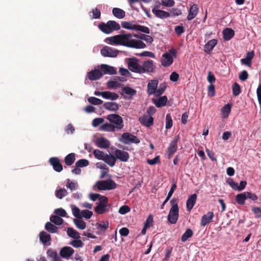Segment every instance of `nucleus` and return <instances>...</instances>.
I'll use <instances>...</instances> for the list:
<instances>
[{
  "label": "nucleus",
  "mask_w": 261,
  "mask_h": 261,
  "mask_svg": "<svg viewBox=\"0 0 261 261\" xmlns=\"http://www.w3.org/2000/svg\"><path fill=\"white\" fill-rule=\"evenodd\" d=\"M54 213L56 215L63 217H65L66 215V211L62 208L56 209Z\"/></svg>",
  "instance_id": "338daca9"
},
{
  "label": "nucleus",
  "mask_w": 261,
  "mask_h": 261,
  "mask_svg": "<svg viewBox=\"0 0 261 261\" xmlns=\"http://www.w3.org/2000/svg\"><path fill=\"white\" fill-rule=\"evenodd\" d=\"M158 83V80H152L148 82L147 92L149 95L155 94Z\"/></svg>",
  "instance_id": "f8f14e48"
},
{
  "label": "nucleus",
  "mask_w": 261,
  "mask_h": 261,
  "mask_svg": "<svg viewBox=\"0 0 261 261\" xmlns=\"http://www.w3.org/2000/svg\"><path fill=\"white\" fill-rule=\"evenodd\" d=\"M100 69L105 74H115L116 73L115 68L108 65H101Z\"/></svg>",
  "instance_id": "5701e85b"
},
{
  "label": "nucleus",
  "mask_w": 261,
  "mask_h": 261,
  "mask_svg": "<svg viewBox=\"0 0 261 261\" xmlns=\"http://www.w3.org/2000/svg\"><path fill=\"white\" fill-rule=\"evenodd\" d=\"M88 101L94 105H99L102 103L103 101L95 97H90L88 98Z\"/></svg>",
  "instance_id": "de8ad7c7"
},
{
  "label": "nucleus",
  "mask_w": 261,
  "mask_h": 261,
  "mask_svg": "<svg viewBox=\"0 0 261 261\" xmlns=\"http://www.w3.org/2000/svg\"><path fill=\"white\" fill-rule=\"evenodd\" d=\"M103 107L105 109L111 111H116L119 108L118 104L114 102H106L103 104Z\"/></svg>",
  "instance_id": "a878e982"
},
{
  "label": "nucleus",
  "mask_w": 261,
  "mask_h": 261,
  "mask_svg": "<svg viewBox=\"0 0 261 261\" xmlns=\"http://www.w3.org/2000/svg\"><path fill=\"white\" fill-rule=\"evenodd\" d=\"M39 239L40 241L44 244L51 241L50 235L44 231H42L39 234Z\"/></svg>",
  "instance_id": "c85d7f7f"
},
{
  "label": "nucleus",
  "mask_w": 261,
  "mask_h": 261,
  "mask_svg": "<svg viewBox=\"0 0 261 261\" xmlns=\"http://www.w3.org/2000/svg\"><path fill=\"white\" fill-rule=\"evenodd\" d=\"M106 164L109 165L110 167H113L116 163V159L115 155H109L106 154L105 157L102 160Z\"/></svg>",
  "instance_id": "b1692460"
},
{
  "label": "nucleus",
  "mask_w": 261,
  "mask_h": 261,
  "mask_svg": "<svg viewBox=\"0 0 261 261\" xmlns=\"http://www.w3.org/2000/svg\"><path fill=\"white\" fill-rule=\"evenodd\" d=\"M89 165V161L86 159H81L78 160L75 163L76 167L83 168Z\"/></svg>",
  "instance_id": "3c124183"
},
{
  "label": "nucleus",
  "mask_w": 261,
  "mask_h": 261,
  "mask_svg": "<svg viewBox=\"0 0 261 261\" xmlns=\"http://www.w3.org/2000/svg\"><path fill=\"white\" fill-rule=\"evenodd\" d=\"M223 39L225 40L228 41L234 35V31L230 28H226L223 30Z\"/></svg>",
  "instance_id": "bb28decb"
},
{
  "label": "nucleus",
  "mask_w": 261,
  "mask_h": 261,
  "mask_svg": "<svg viewBox=\"0 0 261 261\" xmlns=\"http://www.w3.org/2000/svg\"><path fill=\"white\" fill-rule=\"evenodd\" d=\"M118 97L119 95L116 93L110 91H104L103 98L114 100L118 99Z\"/></svg>",
  "instance_id": "72a5a7b5"
},
{
  "label": "nucleus",
  "mask_w": 261,
  "mask_h": 261,
  "mask_svg": "<svg viewBox=\"0 0 261 261\" xmlns=\"http://www.w3.org/2000/svg\"><path fill=\"white\" fill-rule=\"evenodd\" d=\"M217 44V40L216 39H214L208 41L204 45V51L206 53L210 54Z\"/></svg>",
  "instance_id": "393cba45"
},
{
  "label": "nucleus",
  "mask_w": 261,
  "mask_h": 261,
  "mask_svg": "<svg viewBox=\"0 0 261 261\" xmlns=\"http://www.w3.org/2000/svg\"><path fill=\"white\" fill-rule=\"evenodd\" d=\"M67 192L64 188H60L56 191V196L59 199H62L63 197L66 196Z\"/></svg>",
  "instance_id": "c03bdc74"
},
{
  "label": "nucleus",
  "mask_w": 261,
  "mask_h": 261,
  "mask_svg": "<svg viewBox=\"0 0 261 261\" xmlns=\"http://www.w3.org/2000/svg\"><path fill=\"white\" fill-rule=\"evenodd\" d=\"M166 86H167L165 83H164L163 85H160L159 88H158V89L156 88V92H155L154 95L155 96H159L161 95H162L163 93V92H164L165 89L166 88Z\"/></svg>",
  "instance_id": "13d9d810"
},
{
  "label": "nucleus",
  "mask_w": 261,
  "mask_h": 261,
  "mask_svg": "<svg viewBox=\"0 0 261 261\" xmlns=\"http://www.w3.org/2000/svg\"><path fill=\"white\" fill-rule=\"evenodd\" d=\"M66 187L70 190H76L78 188V184L77 182H73L71 181L70 179H67Z\"/></svg>",
  "instance_id": "49530a36"
},
{
  "label": "nucleus",
  "mask_w": 261,
  "mask_h": 261,
  "mask_svg": "<svg viewBox=\"0 0 261 261\" xmlns=\"http://www.w3.org/2000/svg\"><path fill=\"white\" fill-rule=\"evenodd\" d=\"M107 86L109 88H115L119 87L121 84L116 80H111L107 82Z\"/></svg>",
  "instance_id": "6e6d98bb"
},
{
  "label": "nucleus",
  "mask_w": 261,
  "mask_h": 261,
  "mask_svg": "<svg viewBox=\"0 0 261 261\" xmlns=\"http://www.w3.org/2000/svg\"><path fill=\"white\" fill-rule=\"evenodd\" d=\"M47 255L49 257L53 259L52 261H60V257L57 254V252L52 249H49L47 252Z\"/></svg>",
  "instance_id": "4c0bfd02"
},
{
  "label": "nucleus",
  "mask_w": 261,
  "mask_h": 261,
  "mask_svg": "<svg viewBox=\"0 0 261 261\" xmlns=\"http://www.w3.org/2000/svg\"><path fill=\"white\" fill-rule=\"evenodd\" d=\"M121 25L122 28L124 29L130 30H135V26L136 24H134L132 22L128 21H122L121 22Z\"/></svg>",
  "instance_id": "09e8293b"
},
{
  "label": "nucleus",
  "mask_w": 261,
  "mask_h": 261,
  "mask_svg": "<svg viewBox=\"0 0 261 261\" xmlns=\"http://www.w3.org/2000/svg\"><path fill=\"white\" fill-rule=\"evenodd\" d=\"M72 212L73 215L77 218V219H81V211L80 208L75 206L72 207Z\"/></svg>",
  "instance_id": "4d7b16f0"
},
{
  "label": "nucleus",
  "mask_w": 261,
  "mask_h": 261,
  "mask_svg": "<svg viewBox=\"0 0 261 261\" xmlns=\"http://www.w3.org/2000/svg\"><path fill=\"white\" fill-rule=\"evenodd\" d=\"M156 66L153 61L151 60H147L144 61L141 64V74L147 73H153L155 71Z\"/></svg>",
  "instance_id": "39448f33"
},
{
  "label": "nucleus",
  "mask_w": 261,
  "mask_h": 261,
  "mask_svg": "<svg viewBox=\"0 0 261 261\" xmlns=\"http://www.w3.org/2000/svg\"><path fill=\"white\" fill-rule=\"evenodd\" d=\"M161 4L164 6L171 7L174 6L175 2L174 0H162Z\"/></svg>",
  "instance_id": "69168bd1"
},
{
  "label": "nucleus",
  "mask_w": 261,
  "mask_h": 261,
  "mask_svg": "<svg viewBox=\"0 0 261 261\" xmlns=\"http://www.w3.org/2000/svg\"><path fill=\"white\" fill-rule=\"evenodd\" d=\"M67 233L68 236L72 238L75 239H79L80 238V233L73 228H68L67 230Z\"/></svg>",
  "instance_id": "e433bc0d"
},
{
  "label": "nucleus",
  "mask_w": 261,
  "mask_h": 261,
  "mask_svg": "<svg viewBox=\"0 0 261 261\" xmlns=\"http://www.w3.org/2000/svg\"><path fill=\"white\" fill-rule=\"evenodd\" d=\"M214 217V215L212 212H208L206 214L202 216L200 221L201 226H205L207 224L210 223L212 221V219Z\"/></svg>",
  "instance_id": "2eb2a0df"
},
{
  "label": "nucleus",
  "mask_w": 261,
  "mask_h": 261,
  "mask_svg": "<svg viewBox=\"0 0 261 261\" xmlns=\"http://www.w3.org/2000/svg\"><path fill=\"white\" fill-rule=\"evenodd\" d=\"M48 162L52 166L54 170L58 172L63 170V166L60 163V159L57 157H51L49 159Z\"/></svg>",
  "instance_id": "9d476101"
},
{
  "label": "nucleus",
  "mask_w": 261,
  "mask_h": 261,
  "mask_svg": "<svg viewBox=\"0 0 261 261\" xmlns=\"http://www.w3.org/2000/svg\"><path fill=\"white\" fill-rule=\"evenodd\" d=\"M133 35L130 33L121 34L108 38L110 43L120 44L130 48H144L145 44L140 40L132 39Z\"/></svg>",
  "instance_id": "f257e3e1"
},
{
  "label": "nucleus",
  "mask_w": 261,
  "mask_h": 261,
  "mask_svg": "<svg viewBox=\"0 0 261 261\" xmlns=\"http://www.w3.org/2000/svg\"><path fill=\"white\" fill-rule=\"evenodd\" d=\"M170 203L171 204V207L168 216V220L171 224H175L177 221L179 216L177 199L173 198L170 200Z\"/></svg>",
  "instance_id": "f03ea898"
},
{
  "label": "nucleus",
  "mask_w": 261,
  "mask_h": 261,
  "mask_svg": "<svg viewBox=\"0 0 261 261\" xmlns=\"http://www.w3.org/2000/svg\"><path fill=\"white\" fill-rule=\"evenodd\" d=\"M120 141L125 144L130 143L138 144L140 142V140L136 136L128 133H123L121 136Z\"/></svg>",
  "instance_id": "0eeeda50"
},
{
  "label": "nucleus",
  "mask_w": 261,
  "mask_h": 261,
  "mask_svg": "<svg viewBox=\"0 0 261 261\" xmlns=\"http://www.w3.org/2000/svg\"><path fill=\"white\" fill-rule=\"evenodd\" d=\"M97 228L99 230L105 232L106 229L108 228L109 223L108 221L103 222L102 223H97L96 224Z\"/></svg>",
  "instance_id": "603ef678"
},
{
  "label": "nucleus",
  "mask_w": 261,
  "mask_h": 261,
  "mask_svg": "<svg viewBox=\"0 0 261 261\" xmlns=\"http://www.w3.org/2000/svg\"><path fill=\"white\" fill-rule=\"evenodd\" d=\"M75 160V154L74 153H70L65 156L64 161L66 165L71 166L73 164Z\"/></svg>",
  "instance_id": "c9c22d12"
},
{
  "label": "nucleus",
  "mask_w": 261,
  "mask_h": 261,
  "mask_svg": "<svg viewBox=\"0 0 261 261\" xmlns=\"http://www.w3.org/2000/svg\"><path fill=\"white\" fill-rule=\"evenodd\" d=\"M100 53L103 57H116L118 51L117 49L106 46L101 49Z\"/></svg>",
  "instance_id": "1a4fd4ad"
},
{
  "label": "nucleus",
  "mask_w": 261,
  "mask_h": 261,
  "mask_svg": "<svg viewBox=\"0 0 261 261\" xmlns=\"http://www.w3.org/2000/svg\"><path fill=\"white\" fill-rule=\"evenodd\" d=\"M193 235V232L192 230L190 228H188L185 232L182 234L181 238V240L182 242H186L189 238L192 237Z\"/></svg>",
  "instance_id": "ea45409f"
},
{
  "label": "nucleus",
  "mask_w": 261,
  "mask_h": 261,
  "mask_svg": "<svg viewBox=\"0 0 261 261\" xmlns=\"http://www.w3.org/2000/svg\"><path fill=\"white\" fill-rule=\"evenodd\" d=\"M70 245H71L74 247L79 248L83 247L84 244L80 240H75L70 243Z\"/></svg>",
  "instance_id": "0e129e2a"
},
{
  "label": "nucleus",
  "mask_w": 261,
  "mask_h": 261,
  "mask_svg": "<svg viewBox=\"0 0 261 261\" xmlns=\"http://www.w3.org/2000/svg\"><path fill=\"white\" fill-rule=\"evenodd\" d=\"M174 31L178 36L181 35L185 32V29L182 25L176 26L174 28Z\"/></svg>",
  "instance_id": "774afa93"
},
{
  "label": "nucleus",
  "mask_w": 261,
  "mask_h": 261,
  "mask_svg": "<svg viewBox=\"0 0 261 261\" xmlns=\"http://www.w3.org/2000/svg\"><path fill=\"white\" fill-rule=\"evenodd\" d=\"M139 60L135 57L127 59L128 69L132 72L141 74V65Z\"/></svg>",
  "instance_id": "20e7f679"
},
{
  "label": "nucleus",
  "mask_w": 261,
  "mask_h": 261,
  "mask_svg": "<svg viewBox=\"0 0 261 261\" xmlns=\"http://www.w3.org/2000/svg\"><path fill=\"white\" fill-rule=\"evenodd\" d=\"M247 199L246 193L243 192L238 194L236 196V201L238 204L240 205H244L245 203V200Z\"/></svg>",
  "instance_id": "473e14b6"
},
{
  "label": "nucleus",
  "mask_w": 261,
  "mask_h": 261,
  "mask_svg": "<svg viewBox=\"0 0 261 261\" xmlns=\"http://www.w3.org/2000/svg\"><path fill=\"white\" fill-rule=\"evenodd\" d=\"M110 206L109 205H102L101 204L97 203V206L95 207L94 211L98 214H102L106 212H108Z\"/></svg>",
  "instance_id": "cd10ccee"
},
{
  "label": "nucleus",
  "mask_w": 261,
  "mask_h": 261,
  "mask_svg": "<svg viewBox=\"0 0 261 261\" xmlns=\"http://www.w3.org/2000/svg\"><path fill=\"white\" fill-rule=\"evenodd\" d=\"M172 119L170 114H167L166 116V128L168 129L172 126Z\"/></svg>",
  "instance_id": "bf43d9fd"
},
{
  "label": "nucleus",
  "mask_w": 261,
  "mask_h": 261,
  "mask_svg": "<svg viewBox=\"0 0 261 261\" xmlns=\"http://www.w3.org/2000/svg\"><path fill=\"white\" fill-rule=\"evenodd\" d=\"M233 95L235 96H238L241 91L240 85L237 83H234L232 87Z\"/></svg>",
  "instance_id": "8fccbe9b"
},
{
  "label": "nucleus",
  "mask_w": 261,
  "mask_h": 261,
  "mask_svg": "<svg viewBox=\"0 0 261 261\" xmlns=\"http://www.w3.org/2000/svg\"><path fill=\"white\" fill-rule=\"evenodd\" d=\"M135 30L139 31L145 33L146 34L150 33L149 29L147 27L144 26V25L136 24V25L135 26Z\"/></svg>",
  "instance_id": "864d4df0"
},
{
  "label": "nucleus",
  "mask_w": 261,
  "mask_h": 261,
  "mask_svg": "<svg viewBox=\"0 0 261 261\" xmlns=\"http://www.w3.org/2000/svg\"><path fill=\"white\" fill-rule=\"evenodd\" d=\"M50 221L56 225H61L63 222V220L57 215L51 216L50 218Z\"/></svg>",
  "instance_id": "a18cd8bd"
},
{
  "label": "nucleus",
  "mask_w": 261,
  "mask_h": 261,
  "mask_svg": "<svg viewBox=\"0 0 261 261\" xmlns=\"http://www.w3.org/2000/svg\"><path fill=\"white\" fill-rule=\"evenodd\" d=\"M251 211L254 214L256 218L261 217V208L254 206L252 207Z\"/></svg>",
  "instance_id": "680f3d73"
},
{
  "label": "nucleus",
  "mask_w": 261,
  "mask_h": 261,
  "mask_svg": "<svg viewBox=\"0 0 261 261\" xmlns=\"http://www.w3.org/2000/svg\"><path fill=\"white\" fill-rule=\"evenodd\" d=\"M114 155L116 159L123 162H127L129 159V155L127 152L120 149H116Z\"/></svg>",
  "instance_id": "9b49d317"
},
{
  "label": "nucleus",
  "mask_w": 261,
  "mask_h": 261,
  "mask_svg": "<svg viewBox=\"0 0 261 261\" xmlns=\"http://www.w3.org/2000/svg\"><path fill=\"white\" fill-rule=\"evenodd\" d=\"M178 140L179 136H175L173 140L170 143L167 151L169 159H170L177 150Z\"/></svg>",
  "instance_id": "6e6552de"
},
{
  "label": "nucleus",
  "mask_w": 261,
  "mask_h": 261,
  "mask_svg": "<svg viewBox=\"0 0 261 261\" xmlns=\"http://www.w3.org/2000/svg\"><path fill=\"white\" fill-rule=\"evenodd\" d=\"M93 153L95 158H96L98 160H103V158L106 155V154H105L103 151L98 149H95L93 151Z\"/></svg>",
  "instance_id": "5fc2aeb1"
},
{
  "label": "nucleus",
  "mask_w": 261,
  "mask_h": 261,
  "mask_svg": "<svg viewBox=\"0 0 261 261\" xmlns=\"http://www.w3.org/2000/svg\"><path fill=\"white\" fill-rule=\"evenodd\" d=\"M45 229L49 232L56 233L58 231V227L49 222H47L45 225Z\"/></svg>",
  "instance_id": "a19ab883"
},
{
  "label": "nucleus",
  "mask_w": 261,
  "mask_h": 261,
  "mask_svg": "<svg viewBox=\"0 0 261 261\" xmlns=\"http://www.w3.org/2000/svg\"><path fill=\"white\" fill-rule=\"evenodd\" d=\"M140 122L143 125L149 127L153 124V118L149 115H143L139 119Z\"/></svg>",
  "instance_id": "a211bd4d"
},
{
  "label": "nucleus",
  "mask_w": 261,
  "mask_h": 261,
  "mask_svg": "<svg viewBox=\"0 0 261 261\" xmlns=\"http://www.w3.org/2000/svg\"><path fill=\"white\" fill-rule=\"evenodd\" d=\"M87 76L90 81H95L100 79L103 73L99 70L95 69L88 72Z\"/></svg>",
  "instance_id": "6ab92c4d"
},
{
  "label": "nucleus",
  "mask_w": 261,
  "mask_h": 261,
  "mask_svg": "<svg viewBox=\"0 0 261 261\" xmlns=\"http://www.w3.org/2000/svg\"><path fill=\"white\" fill-rule=\"evenodd\" d=\"M231 105L230 103H227L222 108L221 112L222 118H226L228 117L229 114L231 111Z\"/></svg>",
  "instance_id": "7c9ffc66"
},
{
  "label": "nucleus",
  "mask_w": 261,
  "mask_h": 261,
  "mask_svg": "<svg viewBox=\"0 0 261 261\" xmlns=\"http://www.w3.org/2000/svg\"><path fill=\"white\" fill-rule=\"evenodd\" d=\"M167 97L166 96H163L154 101V103L156 107L160 108L165 106L167 104Z\"/></svg>",
  "instance_id": "c756f323"
},
{
  "label": "nucleus",
  "mask_w": 261,
  "mask_h": 261,
  "mask_svg": "<svg viewBox=\"0 0 261 261\" xmlns=\"http://www.w3.org/2000/svg\"><path fill=\"white\" fill-rule=\"evenodd\" d=\"M96 186L99 190H110L115 189L117 187V184L112 179H109L97 181Z\"/></svg>",
  "instance_id": "7ed1b4c3"
},
{
  "label": "nucleus",
  "mask_w": 261,
  "mask_h": 261,
  "mask_svg": "<svg viewBox=\"0 0 261 261\" xmlns=\"http://www.w3.org/2000/svg\"><path fill=\"white\" fill-rule=\"evenodd\" d=\"M96 146L101 148L107 149L110 147L109 141L103 137L97 138L95 140Z\"/></svg>",
  "instance_id": "dca6fc26"
},
{
  "label": "nucleus",
  "mask_w": 261,
  "mask_h": 261,
  "mask_svg": "<svg viewBox=\"0 0 261 261\" xmlns=\"http://www.w3.org/2000/svg\"><path fill=\"white\" fill-rule=\"evenodd\" d=\"M130 208L127 205H123L121 206L119 209V213L122 215L125 214L130 212Z\"/></svg>",
  "instance_id": "e2e57ef3"
},
{
  "label": "nucleus",
  "mask_w": 261,
  "mask_h": 261,
  "mask_svg": "<svg viewBox=\"0 0 261 261\" xmlns=\"http://www.w3.org/2000/svg\"><path fill=\"white\" fill-rule=\"evenodd\" d=\"M92 215V212L89 211L87 210H84L81 211V218L84 217L85 219H89Z\"/></svg>",
  "instance_id": "052dcab7"
},
{
  "label": "nucleus",
  "mask_w": 261,
  "mask_h": 261,
  "mask_svg": "<svg viewBox=\"0 0 261 261\" xmlns=\"http://www.w3.org/2000/svg\"><path fill=\"white\" fill-rule=\"evenodd\" d=\"M198 7L197 5L193 4L192 5L189 10V14L187 16V19L188 20H191L194 18L198 13Z\"/></svg>",
  "instance_id": "4be33fe9"
},
{
  "label": "nucleus",
  "mask_w": 261,
  "mask_h": 261,
  "mask_svg": "<svg viewBox=\"0 0 261 261\" xmlns=\"http://www.w3.org/2000/svg\"><path fill=\"white\" fill-rule=\"evenodd\" d=\"M173 62V58L169 53H166L162 55V65L164 67L170 66Z\"/></svg>",
  "instance_id": "f3484780"
},
{
  "label": "nucleus",
  "mask_w": 261,
  "mask_h": 261,
  "mask_svg": "<svg viewBox=\"0 0 261 261\" xmlns=\"http://www.w3.org/2000/svg\"><path fill=\"white\" fill-rule=\"evenodd\" d=\"M107 119L111 123L115 124V127L118 129L123 128V119L122 117L118 114H112L107 116Z\"/></svg>",
  "instance_id": "423d86ee"
},
{
  "label": "nucleus",
  "mask_w": 261,
  "mask_h": 261,
  "mask_svg": "<svg viewBox=\"0 0 261 261\" xmlns=\"http://www.w3.org/2000/svg\"><path fill=\"white\" fill-rule=\"evenodd\" d=\"M112 13L114 16L119 19L123 18L125 15V12L124 11L118 8H113L112 10Z\"/></svg>",
  "instance_id": "2f4dec72"
},
{
  "label": "nucleus",
  "mask_w": 261,
  "mask_h": 261,
  "mask_svg": "<svg viewBox=\"0 0 261 261\" xmlns=\"http://www.w3.org/2000/svg\"><path fill=\"white\" fill-rule=\"evenodd\" d=\"M110 28L112 30V32L113 31H118L120 29V24L113 20H109L108 21Z\"/></svg>",
  "instance_id": "37998d69"
},
{
  "label": "nucleus",
  "mask_w": 261,
  "mask_h": 261,
  "mask_svg": "<svg viewBox=\"0 0 261 261\" xmlns=\"http://www.w3.org/2000/svg\"><path fill=\"white\" fill-rule=\"evenodd\" d=\"M196 199L197 195L196 194H192L188 197L186 202L187 210L188 211H190L192 209L196 203Z\"/></svg>",
  "instance_id": "412c9836"
},
{
  "label": "nucleus",
  "mask_w": 261,
  "mask_h": 261,
  "mask_svg": "<svg viewBox=\"0 0 261 261\" xmlns=\"http://www.w3.org/2000/svg\"><path fill=\"white\" fill-rule=\"evenodd\" d=\"M136 90L133 88L128 86H124L122 88L121 94L123 95V93H124L127 95V96H123L125 98L132 99V97L136 94Z\"/></svg>",
  "instance_id": "ddd939ff"
},
{
  "label": "nucleus",
  "mask_w": 261,
  "mask_h": 261,
  "mask_svg": "<svg viewBox=\"0 0 261 261\" xmlns=\"http://www.w3.org/2000/svg\"><path fill=\"white\" fill-rule=\"evenodd\" d=\"M98 28L101 32L105 34H109L112 33V30L110 28L108 22L106 23L101 22L98 25Z\"/></svg>",
  "instance_id": "f704fd0d"
},
{
  "label": "nucleus",
  "mask_w": 261,
  "mask_h": 261,
  "mask_svg": "<svg viewBox=\"0 0 261 261\" xmlns=\"http://www.w3.org/2000/svg\"><path fill=\"white\" fill-rule=\"evenodd\" d=\"M74 253V250L70 247H64L60 252V256L65 258H69Z\"/></svg>",
  "instance_id": "aec40b11"
},
{
  "label": "nucleus",
  "mask_w": 261,
  "mask_h": 261,
  "mask_svg": "<svg viewBox=\"0 0 261 261\" xmlns=\"http://www.w3.org/2000/svg\"><path fill=\"white\" fill-rule=\"evenodd\" d=\"M75 226L80 229H84L85 228L86 224L81 219H75L73 220Z\"/></svg>",
  "instance_id": "79ce46f5"
},
{
  "label": "nucleus",
  "mask_w": 261,
  "mask_h": 261,
  "mask_svg": "<svg viewBox=\"0 0 261 261\" xmlns=\"http://www.w3.org/2000/svg\"><path fill=\"white\" fill-rule=\"evenodd\" d=\"M157 6H155L152 10V12L154 15L159 18L165 19L169 17L170 14L169 12L156 9Z\"/></svg>",
  "instance_id": "4468645a"
},
{
  "label": "nucleus",
  "mask_w": 261,
  "mask_h": 261,
  "mask_svg": "<svg viewBox=\"0 0 261 261\" xmlns=\"http://www.w3.org/2000/svg\"><path fill=\"white\" fill-rule=\"evenodd\" d=\"M116 127L111 123H106L100 126V129L107 132H114Z\"/></svg>",
  "instance_id": "58836bf2"
}]
</instances>
